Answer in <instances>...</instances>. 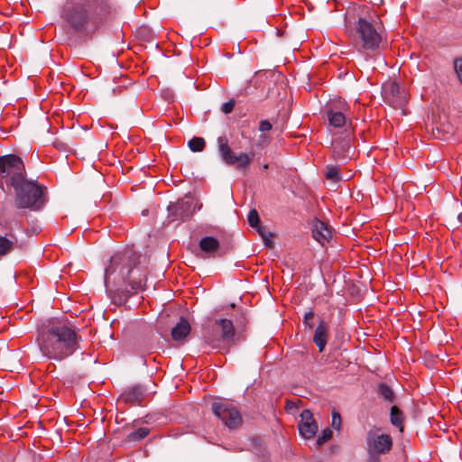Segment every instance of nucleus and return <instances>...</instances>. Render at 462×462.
I'll use <instances>...</instances> for the list:
<instances>
[{
    "label": "nucleus",
    "mask_w": 462,
    "mask_h": 462,
    "mask_svg": "<svg viewBox=\"0 0 462 462\" xmlns=\"http://www.w3.org/2000/svg\"><path fill=\"white\" fill-rule=\"evenodd\" d=\"M326 178L332 182H338L346 180L348 178L344 179L341 175L339 168L337 166H328L326 170Z\"/></svg>",
    "instance_id": "22"
},
{
    "label": "nucleus",
    "mask_w": 462,
    "mask_h": 462,
    "mask_svg": "<svg viewBox=\"0 0 462 462\" xmlns=\"http://www.w3.org/2000/svg\"><path fill=\"white\" fill-rule=\"evenodd\" d=\"M37 343L42 356L54 361L68 358L79 348L76 331L60 321H51L43 327L38 334Z\"/></svg>",
    "instance_id": "1"
},
{
    "label": "nucleus",
    "mask_w": 462,
    "mask_h": 462,
    "mask_svg": "<svg viewBox=\"0 0 462 462\" xmlns=\"http://www.w3.org/2000/svg\"><path fill=\"white\" fill-rule=\"evenodd\" d=\"M140 258L136 252L130 249L113 255L105 271L106 289L128 282L133 290H143L147 279L145 270L139 265Z\"/></svg>",
    "instance_id": "2"
},
{
    "label": "nucleus",
    "mask_w": 462,
    "mask_h": 462,
    "mask_svg": "<svg viewBox=\"0 0 462 462\" xmlns=\"http://www.w3.org/2000/svg\"><path fill=\"white\" fill-rule=\"evenodd\" d=\"M205 145L206 142L202 137H193L188 143L189 148L194 152H202L205 148Z\"/></svg>",
    "instance_id": "25"
},
{
    "label": "nucleus",
    "mask_w": 462,
    "mask_h": 462,
    "mask_svg": "<svg viewBox=\"0 0 462 462\" xmlns=\"http://www.w3.org/2000/svg\"><path fill=\"white\" fill-rule=\"evenodd\" d=\"M314 312L310 310L304 314L303 324L306 328L311 329L314 327L313 323Z\"/></svg>",
    "instance_id": "32"
},
{
    "label": "nucleus",
    "mask_w": 462,
    "mask_h": 462,
    "mask_svg": "<svg viewBox=\"0 0 462 462\" xmlns=\"http://www.w3.org/2000/svg\"><path fill=\"white\" fill-rule=\"evenodd\" d=\"M331 438H332V430L330 429L327 428L322 431L321 436H319V439H317V444L319 446H320V445L324 444L325 442H327L328 440H329Z\"/></svg>",
    "instance_id": "30"
},
{
    "label": "nucleus",
    "mask_w": 462,
    "mask_h": 462,
    "mask_svg": "<svg viewBox=\"0 0 462 462\" xmlns=\"http://www.w3.org/2000/svg\"><path fill=\"white\" fill-rule=\"evenodd\" d=\"M168 210L170 213L169 217L171 221H185L189 219L196 211V206L194 204L193 199L190 197H186L175 203H171L168 206Z\"/></svg>",
    "instance_id": "10"
},
{
    "label": "nucleus",
    "mask_w": 462,
    "mask_h": 462,
    "mask_svg": "<svg viewBox=\"0 0 462 462\" xmlns=\"http://www.w3.org/2000/svg\"><path fill=\"white\" fill-rule=\"evenodd\" d=\"M271 142L270 136L266 133H262L256 140V146L263 148Z\"/></svg>",
    "instance_id": "31"
},
{
    "label": "nucleus",
    "mask_w": 462,
    "mask_h": 462,
    "mask_svg": "<svg viewBox=\"0 0 462 462\" xmlns=\"http://www.w3.org/2000/svg\"><path fill=\"white\" fill-rule=\"evenodd\" d=\"M199 248L202 252L206 253L208 256H215L219 249V242L213 236H204L199 241Z\"/></svg>",
    "instance_id": "18"
},
{
    "label": "nucleus",
    "mask_w": 462,
    "mask_h": 462,
    "mask_svg": "<svg viewBox=\"0 0 462 462\" xmlns=\"http://www.w3.org/2000/svg\"><path fill=\"white\" fill-rule=\"evenodd\" d=\"M391 421L402 431V413L396 406H393L391 409Z\"/></svg>",
    "instance_id": "26"
},
{
    "label": "nucleus",
    "mask_w": 462,
    "mask_h": 462,
    "mask_svg": "<svg viewBox=\"0 0 462 462\" xmlns=\"http://www.w3.org/2000/svg\"><path fill=\"white\" fill-rule=\"evenodd\" d=\"M384 101L391 106L403 110L407 100L408 94L404 88H402L396 82H390L383 88Z\"/></svg>",
    "instance_id": "9"
},
{
    "label": "nucleus",
    "mask_w": 462,
    "mask_h": 462,
    "mask_svg": "<svg viewBox=\"0 0 462 462\" xmlns=\"http://www.w3.org/2000/svg\"><path fill=\"white\" fill-rule=\"evenodd\" d=\"M144 390L140 386H133L125 390L120 396V400L125 403L135 405L143 401Z\"/></svg>",
    "instance_id": "15"
},
{
    "label": "nucleus",
    "mask_w": 462,
    "mask_h": 462,
    "mask_svg": "<svg viewBox=\"0 0 462 462\" xmlns=\"http://www.w3.org/2000/svg\"><path fill=\"white\" fill-rule=\"evenodd\" d=\"M454 69L458 80L462 83V58L456 59L454 61Z\"/></svg>",
    "instance_id": "34"
},
{
    "label": "nucleus",
    "mask_w": 462,
    "mask_h": 462,
    "mask_svg": "<svg viewBox=\"0 0 462 462\" xmlns=\"http://www.w3.org/2000/svg\"><path fill=\"white\" fill-rule=\"evenodd\" d=\"M18 208L41 209L45 204L44 188L25 177L14 188Z\"/></svg>",
    "instance_id": "3"
},
{
    "label": "nucleus",
    "mask_w": 462,
    "mask_h": 462,
    "mask_svg": "<svg viewBox=\"0 0 462 462\" xmlns=\"http://www.w3.org/2000/svg\"><path fill=\"white\" fill-rule=\"evenodd\" d=\"M272 127V124L268 120H262L259 124V131L261 133L269 132Z\"/></svg>",
    "instance_id": "35"
},
{
    "label": "nucleus",
    "mask_w": 462,
    "mask_h": 462,
    "mask_svg": "<svg viewBox=\"0 0 462 462\" xmlns=\"http://www.w3.org/2000/svg\"><path fill=\"white\" fill-rule=\"evenodd\" d=\"M190 332L189 323L184 319H180V321L176 324L175 327L171 329V337L174 340L180 341L184 339Z\"/></svg>",
    "instance_id": "20"
},
{
    "label": "nucleus",
    "mask_w": 462,
    "mask_h": 462,
    "mask_svg": "<svg viewBox=\"0 0 462 462\" xmlns=\"http://www.w3.org/2000/svg\"><path fill=\"white\" fill-rule=\"evenodd\" d=\"M236 330L233 322L227 319H220L207 330L204 341L213 349L227 350L235 345Z\"/></svg>",
    "instance_id": "4"
},
{
    "label": "nucleus",
    "mask_w": 462,
    "mask_h": 462,
    "mask_svg": "<svg viewBox=\"0 0 462 462\" xmlns=\"http://www.w3.org/2000/svg\"><path fill=\"white\" fill-rule=\"evenodd\" d=\"M298 428L300 435L307 439H312L318 431V424L310 410H304L300 414Z\"/></svg>",
    "instance_id": "12"
},
{
    "label": "nucleus",
    "mask_w": 462,
    "mask_h": 462,
    "mask_svg": "<svg viewBox=\"0 0 462 462\" xmlns=\"http://www.w3.org/2000/svg\"><path fill=\"white\" fill-rule=\"evenodd\" d=\"M258 233L260 234V236H262L263 240V243L264 245L268 247V248H273V242L272 240V234L269 233V232H266L264 230V228L263 227H258Z\"/></svg>",
    "instance_id": "28"
},
{
    "label": "nucleus",
    "mask_w": 462,
    "mask_h": 462,
    "mask_svg": "<svg viewBox=\"0 0 462 462\" xmlns=\"http://www.w3.org/2000/svg\"><path fill=\"white\" fill-rule=\"evenodd\" d=\"M328 324L321 320L318 327L315 329V333L313 336V342L318 346L319 351L321 353L327 345L328 341Z\"/></svg>",
    "instance_id": "16"
},
{
    "label": "nucleus",
    "mask_w": 462,
    "mask_h": 462,
    "mask_svg": "<svg viewBox=\"0 0 462 462\" xmlns=\"http://www.w3.org/2000/svg\"><path fill=\"white\" fill-rule=\"evenodd\" d=\"M331 426L335 430H339L340 426H341V417H340V414L337 411H332Z\"/></svg>",
    "instance_id": "33"
},
{
    "label": "nucleus",
    "mask_w": 462,
    "mask_h": 462,
    "mask_svg": "<svg viewBox=\"0 0 462 462\" xmlns=\"http://www.w3.org/2000/svg\"><path fill=\"white\" fill-rule=\"evenodd\" d=\"M457 219L459 222H462V213L458 214Z\"/></svg>",
    "instance_id": "37"
},
{
    "label": "nucleus",
    "mask_w": 462,
    "mask_h": 462,
    "mask_svg": "<svg viewBox=\"0 0 462 462\" xmlns=\"http://www.w3.org/2000/svg\"><path fill=\"white\" fill-rule=\"evenodd\" d=\"M313 237L321 245H324L326 242L331 237V230L330 228L321 221H317L314 224V227L312 230Z\"/></svg>",
    "instance_id": "17"
},
{
    "label": "nucleus",
    "mask_w": 462,
    "mask_h": 462,
    "mask_svg": "<svg viewBox=\"0 0 462 462\" xmlns=\"http://www.w3.org/2000/svg\"><path fill=\"white\" fill-rule=\"evenodd\" d=\"M62 17L74 30L81 31L88 21V10L83 2H74L64 8Z\"/></svg>",
    "instance_id": "7"
},
{
    "label": "nucleus",
    "mask_w": 462,
    "mask_h": 462,
    "mask_svg": "<svg viewBox=\"0 0 462 462\" xmlns=\"http://www.w3.org/2000/svg\"><path fill=\"white\" fill-rule=\"evenodd\" d=\"M254 156V153H250V154L245 153V152L238 153V159H237V163H236V167L240 170L247 168L250 165L251 162L253 161Z\"/></svg>",
    "instance_id": "24"
},
{
    "label": "nucleus",
    "mask_w": 462,
    "mask_h": 462,
    "mask_svg": "<svg viewBox=\"0 0 462 462\" xmlns=\"http://www.w3.org/2000/svg\"><path fill=\"white\" fill-rule=\"evenodd\" d=\"M379 393L386 401L393 402V393L388 385L381 383L379 385Z\"/></svg>",
    "instance_id": "27"
},
{
    "label": "nucleus",
    "mask_w": 462,
    "mask_h": 462,
    "mask_svg": "<svg viewBox=\"0 0 462 462\" xmlns=\"http://www.w3.org/2000/svg\"><path fill=\"white\" fill-rule=\"evenodd\" d=\"M368 452L371 456H377L389 452L393 447L392 438L387 434L369 432L367 435Z\"/></svg>",
    "instance_id": "11"
},
{
    "label": "nucleus",
    "mask_w": 462,
    "mask_h": 462,
    "mask_svg": "<svg viewBox=\"0 0 462 462\" xmlns=\"http://www.w3.org/2000/svg\"><path fill=\"white\" fill-rule=\"evenodd\" d=\"M212 411L229 429H235L242 423L240 412L230 403L214 402L212 404Z\"/></svg>",
    "instance_id": "8"
},
{
    "label": "nucleus",
    "mask_w": 462,
    "mask_h": 462,
    "mask_svg": "<svg viewBox=\"0 0 462 462\" xmlns=\"http://www.w3.org/2000/svg\"><path fill=\"white\" fill-rule=\"evenodd\" d=\"M149 432L150 430L147 428H139L129 433L126 437V439L129 442H137L143 439L149 434Z\"/></svg>",
    "instance_id": "23"
},
{
    "label": "nucleus",
    "mask_w": 462,
    "mask_h": 462,
    "mask_svg": "<svg viewBox=\"0 0 462 462\" xmlns=\"http://www.w3.org/2000/svg\"><path fill=\"white\" fill-rule=\"evenodd\" d=\"M247 220H248L249 225L252 227H260L259 226L260 218H259L258 212L255 209H252L249 212Z\"/></svg>",
    "instance_id": "29"
},
{
    "label": "nucleus",
    "mask_w": 462,
    "mask_h": 462,
    "mask_svg": "<svg viewBox=\"0 0 462 462\" xmlns=\"http://www.w3.org/2000/svg\"><path fill=\"white\" fill-rule=\"evenodd\" d=\"M25 168L20 157L8 154L0 157V186L13 189L25 177Z\"/></svg>",
    "instance_id": "5"
},
{
    "label": "nucleus",
    "mask_w": 462,
    "mask_h": 462,
    "mask_svg": "<svg viewBox=\"0 0 462 462\" xmlns=\"http://www.w3.org/2000/svg\"><path fill=\"white\" fill-rule=\"evenodd\" d=\"M217 146L220 156L225 163L236 166L237 163L238 153H236L231 150L227 137L219 136L217 138Z\"/></svg>",
    "instance_id": "14"
},
{
    "label": "nucleus",
    "mask_w": 462,
    "mask_h": 462,
    "mask_svg": "<svg viewBox=\"0 0 462 462\" xmlns=\"http://www.w3.org/2000/svg\"><path fill=\"white\" fill-rule=\"evenodd\" d=\"M332 148L335 156L337 158H347L349 156V139H336L332 142Z\"/></svg>",
    "instance_id": "19"
},
{
    "label": "nucleus",
    "mask_w": 462,
    "mask_h": 462,
    "mask_svg": "<svg viewBox=\"0 0 462 462\" xmlns=\"http://www.w3.org/2000/svg\"><path fill=\"white\" fill-rule=\"evenodd\" d=\"M347 110L346 105L341 101L333 104L328 112L327 116L329 125L334 127H342L346 124L345 112Z\"/></svg>",
    "instance_id": "13"
},
{
    "label": "nucleus",
    "mask_w": 462,
    "mask_h": 462,
    "mask_svg": "<svg viewBox=\"0 0 462 462\" xmlns=\"http://www.w3.org/2000/svg\"><path fill=\"white\" fill-rule=\"evenodd\" d=\"M234 106H235V101L230 100V101L223 104L221 110L225 114H229L233 111Z\"/></svg>",
    "instance_id": "36"
},
{
    "label": "nucleus",
    "mask_w": 462,
    "mask_h": 462,
    "mask_svg": "<svg viewBox=\"0 0 462 462\" xmlns=\"http://www.w3.org/2000/svg\"><path fill=\"white\" fill-rule=\"evenodd\" d=\"M267 168H268V165H267V164H265V165L263 166V169H267Z\"/></svg>",
    "instance_id": "38"
},
{
    "label": "nucleus",
    "mask_w": 462,
    "mask_h": 462,
    "mask_svg": "<svg viewBox=\"0 0 462 462\" xmlns=\"http://www.w3.org/2000/svg\"><path fill=\"white\" fill-rule=\"evenodd\" d=\"M15 241L0 236V257L6 255L14 248Z\"/></svg>",
    "instance_id": "21"
},
{
    "label": "nucleus",
    "mask_w": 462,
    "mask_h": 462,
    "mask_svg": "<svg viewBox=\"0 0 462 462\" xmlns=\"http://www.w3.org/2000/svg\"><path fill=\"white\" fill-rule=\"evenodd\" d=\"M382 33L370 22L359 18L356 27V45L359 51H376L382 42Z\"/></svg>",
    "instance_id": "6"
}]
</instances>
